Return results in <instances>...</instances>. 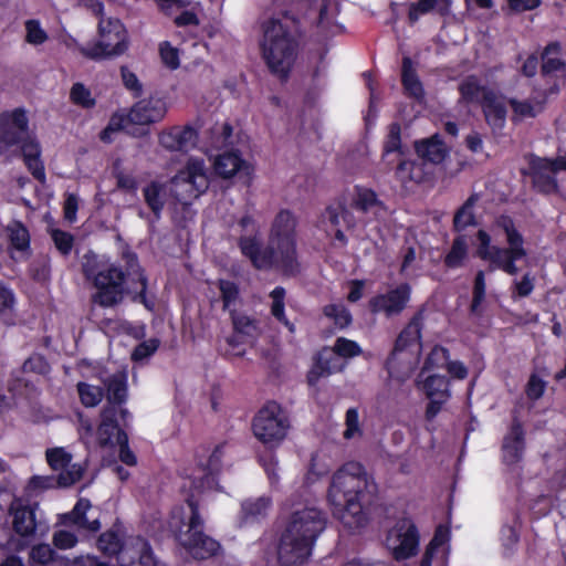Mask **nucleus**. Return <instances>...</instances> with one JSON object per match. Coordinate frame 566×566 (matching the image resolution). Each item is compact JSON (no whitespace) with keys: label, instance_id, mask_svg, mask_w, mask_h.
<instances>
[{"label":"nucleus","instance_id":"f257e3e1","mask_svg":"<svg viewBox=\"0 0 566 566\" xmlns=\"http://www.w3.org/2000/svg\"><path fill=\"white\" fill-rule=\"evenodd\" d=\"M221 457L222 451L218 447L210 454H202L196 468L185 470L181 490L189 493V497L186 505L172 510L169 520V528L176 541L195 559L210 558L220 548L217 541L203 533V520L195 496L217 486L216 473L220 469Z\"/></svg>","mask_w":566,"mask_h":566},{"label":"nucleus","instance_id":"f03ea898","mask_svg":"<svg viewBox=\"0 0 566 566\" xmlns=\"http://www.w3.org/2000/svg\"><path fill=\"white\" fill-rule=\"evenodd\" d=\"M297 223V217L292 211L280 210L272 220L268 247H263L255 221L249 216L241 218V253L259 270L274 268L287 275L295 274L300 269L296 251Z\"/></svg>","mask_w":566,"mask_h":566},{"label":"nucleus","instance_id":"7ed1b4c3","mask_svg":"<svg viewBox=\"0 0 566 566\" xmlns=\"http://www.w3.org/2000/svg\"><path fill=\"white\" fill-rule=\"evenodd\" d=\"M375 489L373 478L359 462H346L332 475L327 490L333 515L348 530L364 527L368 522L364 501Z\"/></svg>","mask_w":566,"mask_h":566},{"label":"nucleus","instance_id":"20e7f679","mask_svg":"<svg viewBox=\"0 0 566 566\" xmlns=\"http://www.w3.org/2000/svg\"><path fill=\"white\" fill-rule=\"evenodd\" d=\"M98 378L105 385L107 390V400L109 406L105 407L101 413V423L94 431L93 424L88 418L78 416L80 439L87 447H113L118 443V434L125 433L118 428L116 422V405L125 402L127 397V371L124 368L112 369L105 367L99 370Z\"/></svg>","mask_w":566,"mask_h":566},{"label":"nucleus","instance_id":"39448f33","mask_svg":"<svg viewBox=\"0 0 566 566\" xmlns=\"http://www.w3.org/2000/svg\"><path fill=\"white\" fill-rule=\"evenodd\" d=\"M326 526L325 514L314 507L295 510L281 536L279 559L283 565H297L305 562L318 535Z\"/></svg>","mask_w":566,"mask_h":566},{"label":"nucleus","instance_id":"423d86ee","mask_svg":"<svg viewBox=\"0 0 566 566\" xmlns=\"http://www.w3.org/2000/svg\"><path fill=\"white\" fill-rule=\"evenodd\" d=\"M491 230L494 234L503 233L507 243L501 248L492 243L491 235L485 230H479L475 239V254L489 264L491 271L501 270L509 275H516V262L527 255L524 248V238L509 216L495 219Z\"/></svg>","mask_w":566,"mask_h":566},{"label":"nucleus","instance_id":"0eeeda50","mask_svg":"<svg viewBox=\"0 0 566 566\" xmlns=\"http://www.w3.org/2000/svg\"><path fill=\"white\" fill-rule=\"evenodd\" d=\"M293 25V19L286 14L272 17L262 23V57L269 70L280 78L287 76L296 60L298 42Z\"/></svg>","mask_w":566,"mask_h":566},{"label":"nucleus","instance_id":"6e6552de","mask_svg":"<svg viewBox=\"0 0 566 566\" xmlns=\"http://www.w3.org/2000/svg\"><path fill=\"white\" fill-rule=\"evenodd\" d=\"M83 273L97 290L93 296L95 303L111 307L120 303L125 294V274L104 255L87 253L83 258Z\"/></svg>","mask_w":566,"mask_h":566},{"label":"nucleus","instance_id":"1a4fd4ad","mask_svg":"<svg viewBox=\"0 0 566 566\" xmlns=\"http://www.w3.org/2000/svg\"><path fill=\"white\" fill-rule=\"evenodd\" d=\"M18 143L21 144L28 169L35 179L44 182L45 171L40 158V146L35 139L28 135V118L22 109H15L0 116V153H4L10 146Z\"/></svg>","mask_w":566,"mask_h":566},{"label":"nucleus","instance_id":"9d476101","mask_svg":"<svg viewBox=\"0 0 566 566\" xmlns=\"http://www.w3.org/2000/svg\"><path fill=\"white\" fill-rule=\"evenodd\" d=\"M421 314L415 315L401 331L386 363L389 377L403 381L416 369L421 353Z\"/></svg>","mask_w":566,"mask_h":566},{"label":"nucleus","instance_id":"9b49d317","mask_svg":"<svg viewBox=\"0 0 566 566\" xmlns=\"http://www.w3.org/2000/svg\"><path fill=\"white\" fill-rule=\"evenodd\" d=\"M98 40L81 46V53L92 60L122 55L128 48V35L124 24L116 18L102 17L97 25Z\"/></svg>","mask_w":566,"mask_h":566},{"label":"nucleus","instance_id":"f8f14e48","mask_svg":"<svg viewBox=\"0 0 566 566\" xmlns=\"http://www.w3.org/2000/svg\"><path fill=\"white\" fill-rule=\"evenodd\" d=\"M290 421L281 408L274 401L268 402L254 416L252 430L254 437L263 444L276 447L286 438Z\"/></svg>","mask_w":566,"mask_h":566},{"label":"nucleus","instance_id":"ddd939ff","mask_svg":"<svg viewBox=\"0 0 566 566\" xmlns=\"http://www.w3.org/2000/svg\"><path fill=\"white\" fill-rule=\"evenodd\" d=\"M209 187V172L202 158H189L187 165L171 179V190L184 205L198 198Z\"/></svg>","mask_w":566,"mask_h":566},{"label":"nucleus","instance_id":"4468645a","mask_svg":"<svg viewBox=\"0 0 566 566\" xmlns=\"http://www.w3.org/2000/svg\"><path fill=\"white\" fill-rule=\"evenodd\" d=\"M360 353L361 348L356 342L344 337L337 338L332 349L325 348L318 354L315 365L307 375L308 384L314 386L321 377L328 376L342 369V366L334 355L352 358L360 355Z\"/></svg>","mask_w":566,"mask_h":566},{"label":"nucleus","instance_id":"2eb2a0df","mask_svg":"<svg viewBox=\"0 0 566 566\" xmlns=\"http://www.w3.org/2000/svg\"><path fill=\"white\" fill-rule=\"evenodd\" d=\"M420 537L417 527L409 518L399 520L386 536V547L396 560H405L419 551Z\"/></svg>","mask_w":566,"mask_h":566},{"label":"nucleus","instance_id":"dca6fc26","mask_svg":"<svg viewBox=\"0 0 566 566\" xmlns=\"http://www.w3.org/2000/svg\"><path fill=\"white\" fill-rule=\"evenodd\" d=\"M566 171V156L555 159L535 157L531 160V176L534 187L544 193L557 190L556 175Z\"/></svg>","mask_w":566,"mask_h":566},{"label":"nucleus","instance_id":"f3484780","mask_svg":"<svg viewBox=\"0 0 566 566\" xmlns=\"http://www.w3.org/2000/svg\"><path fill=\"white\" fill-rule=\"evenodd\" d=\"M417 387L429 399L426 417L428 420H431L440 412L442 406L451 396L449 380L444 376L436 374L423 377L419 375Z\"/></svg>","mask_w":566,"mask_h":566},{"label":"nucleus","instance_id":"a211bd4d","mask_svg":"<svg viewBox=\"0 0 566 566\" xmlns=\"http://www.w3.org/2000/svg\"><path fill=\"white\" fill-rule=\"evenodd\" d=\"M39 505L25 504L22 500L15 499L9 509L12 517V527L17 535L22 538H33L36 530L41 526V518L38 516Z\"/></svg>","mask_w":566,"mask_h":566},{"label":"nucleus","instance_id":"6ab92c4d","mask_svg":"<svg viewBox=\"0 0 566 566\" xmlns=\"http://www.w3.org/2000/svg\"><path fill=\"white\" fill-rule=\"evenodd\" d=\"M46 460L52 470L60 472L57 483L70 486L77 482L84 472L80 463H72V454L62 447L48 449Z\"/></svg>","mask_w":566,"mask_h":566},{"label":"nucleus","instance_id":"aec40b11","mask_svg":"<svg viewBox=\"0 0 566 566\" xmlns=\"http://www.w3.org/2000/svg\"><path fill=\"white\" fill-rule=\"evenodd\" d=\"M410 293L409 284H400L384 294L373 297L369 302L370 308L374 313H384L386 316L397 315L407 306Z\"/></svg>","mask_w":566,"mask_h":566},{"label":"nucleus","instance_id":"412c9836","mask_svg":"<svg viewBox=\"0 0 566 566\" xmlns=\"http://www.w3.org/2000/svg\"><path fill=\"white\" fill-rule=\"evenodd\" d=\"M273 500L269 495L248 497L241 502L237 516L240 528H248L261 524L269 515Z\"/></svg>","mask_w":566,"mask_h":566},{"label":"nucleus","instance_id":"4be33fe9","mask_svg":"<svg viewBox=\"0 0 566 566\" xmlns=\"http://www.w3.org/2000/svg\"><path fill=\"white\" fill-rule=\"evenodd\" d=\"M543 76L546 82H554L547 90L549 94H557L560 86L566 83V65L560 60L559 45L549 44L543 53Z\"/></svg>","mask_w":566,"mask_h":566},{"label":"nucleus","instance_id":"5701e85b","mask_svg":"<svg viewBox=\"0 0 566 566\" xmlns=\"http://www.w3.org/2000/svg\"><path fill=\"white\" fill-rule=\"evenodd\" d=\"M319 227L328 237H335L337 241L345 244L346 238L342 228L354 227V219L349 211L342 203L331 205L322 214Z\"/></svg>","mask_w":566,"mask_h":566},{"label":"nucleus","instance_id":"b1692460","mask_svg":"<svg viewBox=\"0 0 566 566\" xmlns=\"http://www.w3.org/2000/svg\"><path fill=\"white\" fill-rule=\"evenodd\" d=\"M64 526H74L76 530L95 533L101 528L98 515H94L92 504L87 499H80L73 510L60 516Z\"/></svg>","mask_w":566,"mask_h":566},{"label":"nucleus","instance_id":"393cba45","mask_svg":"<svg viewBox=\"0 0 566 566\" xmlns=\"http://www.w3.org/2000/svg\"><path fill=\"white\" fill-rule=\"evenodd\" d=\"M198 143V132L190 125L174 126L159 135V144L169 151L188 153Z\"/></svg>","mask_w":566,"mask_h":566},{"label":"nucleus","instance_id":"a878e982","mask_svg":"<svg viewBox=\"0 0 566 566\" xmlns=\"http://www.w3.org/2000/svg\"><path fill=\"white\" fill-rule=\"evenodd\" d=\"M213 169L217 176L230 179L234 176L250 179L254 169L238 151H224L213 159Z\"/></svg>","mask_w":566,"mask_h":566},{"label":"nucleus","instance_id":"bb28decb","mask_svg":"<svg viewBox=\"0 0 566 566\" xmlns=\"http://www.w3.org/2000/svg\"><path fill=\"white\" fill-rule=\"evenodd\" d=\"M166 113L167 106L164 99L149 97L137 102L130 108L126 119L136 125H150L161 120Z\"/></svg>","mask_w":566,"mask_h":566},{"label":"nucleus","instance_id":"cd10ccee","mask_svg":"<svg viewBox=\"0 0 566 566\" xmlns=\"http://www.w3.org/2000/svg\"><path fill=\"white\" fill-rule=\"evenodd\" d=\"M553 94L549 90H535L528 98H511L509 101L512 108V120L522 122L527 118L538 116L545 108L547 99Z\"/></svg>","mask_w":566,"mask_h":566},{"label":"nucleus","instance_id":"c85d7f7f","mask_svg":"<svg viewBox=\"0 0 566 566\" xmlns=\"http://www.w3.org/2000/svg\"><path fill=\"white\" fill-rule=\"evenodd\" d=\"M138 537L130 538L125 545L122 544L119 535L114 531L103 533L97 539V547L101 552L107 555H118V560L122 566H129L135 558L138 557V552L133 546V542Z\"/></svg>","mask_w":566,"mask_h":566},{"label":"nucleus","instance_id":"c756f323","mask_svg":"<svg viewBox=\"0 0 566 566\" xmlns=\"http://www.w3.org/2000/svg\"><path fill=\"white\" fill-rule=\"evenodd\" d=\"M450 531L439 526L426 547L420 566H447L450 554Z\"/></svg>","mask_w":566,"mask_h":566},{"label":"nucleus","instance_id":"7c9ffc66","mask_svg":"<svg viewBox=\"0 0 566 566\" xmlns=\"http://www.w3.org/2000/svg\"><path fill=\"white\" fill-rule=\"evenodd\" d=\"M482 111L485 120L494 134L502 133L506 124V101L504 96L494 92L486 91L483 93Z\"/></svg>","mask_w":566,"mask_h":566},{"label":"nucleus","instance_id":"2f4dec72","mask_svg":"<svg viewBox=\"0 0 566 566\" xmlns=\"http://www.w3.org/2000/svg\"><path fill=\"white\" fill-rule=\"evenodd\" d=\"M339 13V6L336 0H325L319 10L317 28L324 36L342 33L344 27L336 21Z\"/></svg>","mask_w":566,"mask_h":566},{"label":"nucleus","instance_id":"473e14b6","mask_svg":"<svg viewBox=\"0 0 566 566\" xmlns=\"http://www.w3.org/2000/svg\"><path fill=\"white\" fill-rule=\"evenodd\" d=\"M427 172L423 164L413 160L400 159L396 169V178L405 188H412L426 179Z\"/></svg>","mask_w":566,"mask_h":566},{"label":"nucleus","instance_id":"72a5a7b5","mask_svg":"<svg viewBox=\"0 0 566 566\" xmlns=\"http://www.w3.org/2000/svg\"><path fill=\"white\" fill-rule=\"evenodd\" d=\"M523 430L518 422H514L503 441V460L507 464L516 463L523 452Z\"/></svg>","mask_w":566,"mask_h":566},{"label":"nucleus","instance_id":"f704fd0d","mask_svg":"<svg viewBox=\"0 0 566 566\" xmlns=\"http://www.w3.org/2000/svg\"><path fill=\"white\" fill-rule=\"evenodd\" d=\"M415 148L419 157L433 164L441 163L447 155V148L439 135L416 142Z\"/></svg>","mask_w":566,"mask_h":566},{"label":"nucleus","instance_id":"c9c22d12","mask_svg":"<svg viewBox=\"0 0 566 566\" xmlns=\"http://www.w3.org/2000/svg\"><path fill=\"white\" fill-rule=\"evenodd\" d=\"M7 232L10 239L12 256L15 258V253H19L20 256H24L30 247L28 229L20 222H13L8 226Z\"/></svg>","mask_w":566,"mask_h":566},{"label":"nucleus","instance_id":"e433bc0d","mask_svg":"<svg viewBox=\"0 0 566 566\" xmlns=\"http://www.w3.org/2000/svg\"><path fill=\"white\" fill-rule=\"evenodd\" d=\"M403 157L400 140V126L398 124H391L389 126L388 135L384 144L382 159L391 165L396 160H400Z\"/></svg>","mask_w":566,"mask_h":566},{"label":"nucleus","instance_id":"4c0bfd02","mask_svg":"<svg viewBox=\"0 0 566 566\" xmlns=\"http://www.w3.org/2000/svg\"><path fill=\"white\" fill-rule=\"evenodd\" d=\"M355 208L363 212H371L375 217H381L385 208L377 199L376 193L366 188H357L354 200Z\"/></svg>","mask_w":566,"mask_h":566},{"label":"nucleus","instance_id":"58836bf2","mask_svg":"<svg viewBox=\"0 0 566 566\" xmlns=\"http://www.w3.org/2000/svg\"><path fill=\"white\" fill-rule=\"evenodd\" d=\"M401 77L407 94L418 101L422 99L424 95L423 87L409 57H403Z\"/></svg>","mask_w":566,"mask_h":566},{"label":"nucleus","instance_id":"ea45409f","mask_svg":"<svg viewBox=\"0 0 566 566\" xmlns=\"http://www.w3.org/2000/svg\"><path fill=\"white\" fill-rule=\"evenodd\" d=\"M144 198L148 207L158 217L164 208L166 199V186L158 181H153L144 188Z\"/></svg>","mask_w":566,"mask_h":566},{"label":"nucleus","instance_id":"a19ab883","mask_svg":"<svg viewBox=\"0 0 566 566\" xmlns=\"http://www.w3.org/2000/svg\"><path fill=\"white\" fill-rule=\"evenodd\" d=\"M15 318V297L13 292L0 284V324L11 325Z\"/></svg>","mask_w":566,"mask_h":566},{"label":"nucleus","instance_id":"79ce46f5","mask_svg":"<svg viewBox=\"0 0 566 566\" xmlns=\"http://www.w3.org/2000/svg\"><path fill=\"white\" fill-rule=\"evenodd\" d=\"M30 558L34 566H61L62 559L55 556V552L49 544H39L32 547Z\"/></svg>","mask_w":566,"mask_h":566},{"label":"nucleus","instance_id":"37998d69","mask_svg":"<svg viewBox=\"0 0 566 566\" xmlns=\"http://www.w3.org/2000/svg\"><path fill=\"white\" fill-rule=\"evenodd\" d=\"M468 241L464 235H459L453 240L451 250L444 258V263L449 268H459L468 258Z\"/></svg>","mask_w":566,"mask_h":566},{"label":"nucleus","instance_id":"c03bdc74","mask_svg":"<svg viewBox=\"0 0 566 566\" xmlns=\"http://www.w3.org/2000/svg\"><path fill=\"white\" fill-rule=\"evenodd\" d=\"M479 197L478 195H472L464 203L463 206L457 211L453 223L454 228L458 231H461L465 229L469 226L474 224L475 218L473 208L475 203L478 202Z\"/></svg>","mask_w":566,"mask_h":566},{"label":"nucleus","instance_id":"a18cd8bd","mask_svg":"<svg viewBox=\"0 0 566 566\" xmlns=\"http://www.w3.org/2000/svg\"><path fill=\"white\" fill-rule=\"evenodd\" d=\"M272 304H271V313L272 315L282 322L291 333L294 332V325L285 317L284 314V298H285V290L281 286L275 287L271 294Z\"/></svg>","mask_w":566,"mask_h":566},{"label":"nucleus","instance_id":"49530a36","mask_svg":"<svg viewBox=\"0 0 566 566\" xmlns=\"http://www.w3.org/2000/svg\"><path fill=\"white\" fill-rule=\"evenodd\" d=\"M449 358H450L449 352L444 347H441V346L433 347L424 360L422 370L419 374L420 377H423L427 371H430L433 369L446 368Z\"/></svg>","mask_w":566,"mask_h":566},{"label":"nucleus","instance_id":"de8ad7c7","mask_svg":"<svg viewBox=\"0 0 566 566\" xmlns=\"http://www.w3.org/2000/svg\"><path fill=\"white\" fill-rule=\"evenodd\" d=\"M77 391L82 403L86 407H95L103 399V390L98 386L87 382H78Z\"/></svg>","mask_w":566,"mask_h":566},{"label":"nucleus","instance_id":"09e8293b","mask_svg":"<svg viewBox=\"0 0 566 566\" xmlns=\"http://www.w3.org/2000/svg\"><path fill=\"white\" fill-rule=\"evenodd\" d=\"M260 464L262 465L271 488L276 489L280 484L279 474V460L272 452L260 457Z\"/></svg>","mask_w":566,"mask_h":566},{"label":"nucleus","instance_id":"8fccbe9b","mask_svg":"<svg viewBox=\"0 0 566 566\" xmlns=\"http://www.w3.org/2000/svg\"><path fill=\"white\" fill-rule=\"evenodd\" d=\"M133 546L136 552H138L137 559L139 566H165V564L154 556L149 544L144 538L135 539Z\"/></svg>","mask_w":566,"mask_h":566},{"label":"nucleus","instance_id":"3c124183","mask_svg":"<svg viewBox=\"0 0 566 566\" xmlns=\"http://www.w3.org/2000/svg\"><path fill=\"white\" fill-rule=\"evenodd\" d=\"M484 87H481L478 80L474 76H469L460 85V93L463 99L468 102L483 101V93L486 92Z\"/></svg>","mask_w":566,"mask_h":566},{"label":"nucleus","instance_id":"603ef678","mask_svg":"<svg viewBox=\"0 0 566 566\" xmlns=\"http://www.w3.org/2000/svg\"><path fill=\"white\" fill-rule=\"evenodd\" d=\"M25 41L32 45H41L48 40V33L38 20L25 22Z\"/></svg>","mask_w":566,"mask_h":566},{"label":"nucleus","instance_id":"864d4df0","mask_svg":"<svg viewBox=\"0 0 566 566\" xmlns=\"http://www.w3.org/2000/svg\"><path fill=\"white\" fill-rule=\"evenodd\" d=\"M324 313L332 318L338 327L343 328L350 324L352 315L342 304H331L325 306Z\"/></svg>","mask_w":566,"mask_h":566},{"label":"nucleus","instance_id":"5fc2aeb1","mask_svg":"<svg viewBox=\"0 0 566 566\" xmlns=\"http://www.w3.org/2000/svg\"><path fill=\"white\" fill-rule=\"evenodd\" d=\"M219 290L223 301V308L232 312V307L237 304L239 297V289L235 283L220 280Z\"/></svg>","mask_w":566,"mask_h":566},{"label":"nucleus","instance_id":"6e6d98bb","mask_svg":"<svg viewBox=\"0 0 566 566\" xmlns=\"http://www.w3.org/2000/svg\"><path fill=\"white\" fill-rule=\"evenodd\" d=\"M345 426L346 429L344 430L343 433L345 439L350 440L361 436L363 430L359 422L358 410L356 408H349L346 411Z\"/></svg>","mask_w":566,"mask_h":566},{"label":"nucleus","instance_id":"4d7b16f0","mask_svg":"<svg viewBox=\"0 0 566 566\" xmlns=\"http://www.w3.org/2000/svg\"><path fill=\"white\" fill-rule=\"evenodd\" d=\"M535 277L531 273H525L521 279L513 280L512 296L526 297L534 290Z\"/></svg>","mask_w":566,"mask_h":566},{"label":"nucleus","instance_id":"13d9d810","mask_svg":"<svg viewBox=\"0 0 566 566\" xmlns=\"http://www.w3.org/2000/svg\"><path fill=\"white\" fill-rule=\"evenodd\" d=\"M52 541L59 549H71L77 544L78 538L74 532L63 528L54 532Z\"/></svg>","mask_w":566,"mask_h":566},{"label":"nucleus","instance_id":"bf43d9fd","mask_svg":"<svg viewBox=\"0 0 566 566\" xmlns=\"http://www.w3.org/2000/svg\"><path fill=\"white\" fill-rule=\"evenodd\" d=\"M437 0H415L409 6V21L415 23L418 19L429 13L436 7Z\"/></svg>","mask_w":566,"mask_h":566},{"label":"nucleus","instance_id":"052dcab7","mask_svg":"<svg viewBox=\"0 0 566 566\" xmlns=\"http://www.w3.org/2000/svg\"><path fill=\"white\" fill-rule=\"evenodd\" d=\"M71 99L73 103L86 108L94 105L90 90L81 83H76L72 86Z\"/></svg>","mask_w":566,"mask_h":566},{"label":"nucleus","instance_id":"680f3d73","mask_svg":"<svg viewBox=\"0 0 566 566\" xmlns=\"http://www.w3.org/2000/svg\"><path fill=\"white\" fill-rule=\"evenodd\" d=\"M232 313V322L234 329L241 334L252 336L256 331V324L255 321L251 317L239 314V313Z\"/></svg>","mask_w":566,"mask_h":566},{"label":"nucleus","instance_id":"e2e57ef3","mask_svg":"<svg viewBox=\"0 0 566 566\" xmlns=\"http://www.w3.org/2000/svg\"><path fill=\"white\" fill-rule=\"evenodd\" d=\"M485 296V273L479 271L475 275L474 287H473V301L471 308L476 312Z\"/></svg>","mask_w":566,"mask_h":566},{"label":"nucleus","instance_id":"0e129e2a","mask_svg":"<svg viewBox=\"0 0 566 566\" xmlns=\"http://www.w3.org/2000/svg\"><path fill=\"white\" fill-rule=\"evenodd\" d=\"M160 56L166 66L176 70L179 66V52L169 42H164L159 48Z\"/></svg>","mask_w":566,"mask_h":566},{"label":"nucleus","instance_id":"69168bd1","mask_svg":"<svg viewBox=\"0 0 566 566\" xmlns=\"http://www.w3.org/2000/svg\"><path fill=\"white\" fill-rule=\"evenodd\" d=\"M52 240L56 247V249L62 254H67L72 250L73 247V237L61 230H52L51 232Z\"/></svg>","mask_w":566,"mask_h":566},{"label":"nucleus","instance_id":"338daca9","mask_svg":"<svg viewBox=\"0 0 566 566\" xmlns=\"http://www.w3.org/2000/svg\"><path fill=\"white\" fill-rule=\"evenodd\" d=\"M122 80L125 87L133 93L134 96H139L143 92V85L135 73L127 67H122Z\"/></svg>","mask_w":566,"mask_h":566},{"label":"nucleus","instance_id":"774afa93","mask_svg":"<svg viewBox=\"0 0 566 566\" xmlns=\"http://www.w3.org/2000/svg\"><path fill=\"white\" fill-rule=\"evenodd\" d=\"M546 382L537 375H531L526 385V395L532 400L541 398L545 391Z\"/></svg>","mask_w":566,"mask_h":566}]
</instances>
